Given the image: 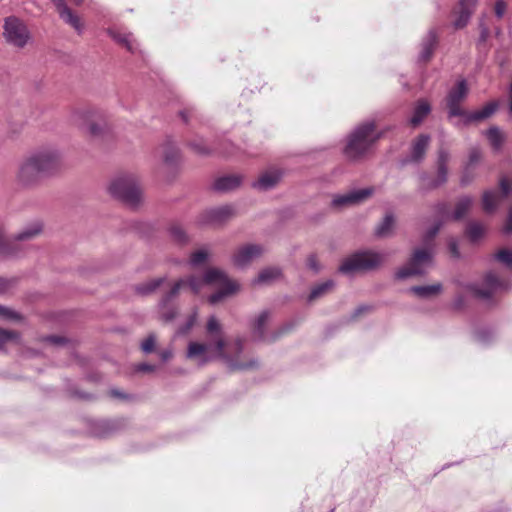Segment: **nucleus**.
Here are the masks:
<instances>
[{
  "instance_id": "1",
  "label": "nucleus",
  "mask_w": 512,
  "mask_h": 512,
  "mask_svg": "<svg viewBox=\"0 0 512 512\" xmlns=\"http://www.w3.org/2000/svg\"><path fill=\"white\" fill-rule=\"evenodd\" d=\"M207 343L190 342L187 348V358L198 359L200 365H205L212 359H221L233 371H251L260 367V361L253 355L244 353V340L234 341L231 351L226 350V341L222 324L215 316H210L206 324Z\"/></svg>"
},
{
  "instance_id": "2",
  "label": "nucleus",
  "mask_w": 512,
  "mask_h": 512,
  "mask_svg": "<svg viewBox=\"0 0 512 512\" xmlns=\"http://www.w3.org/2000/svg\"><path fill=\"white\" fill-rule=\"evenodd\" d=\"M380 137L373 121L361 123L347 135L343 154L350 161H358L368 153Z\"/></svg>"
},
{
  "instance_id": "3",
  "label": "nucleus",
  "mask_w": 512,
  "mask_h": 512,
  "mask_svg": "<svg viewBox=\"0 0 512 512\" xmlns=\"http://www.w3.org/2000/svg\"><path fill=\"white\" fill-rule=\"evenodd\" d=\"M217 279H224V271L215 267L208 268L202 276L190 275L186 278H180L162 297L161 305L165 306L173 298L177 297L180 290L184 287H188L193 294H199L205 285H214Z\"/></svg>"
},
{
  "instance_id": "4",
  "label": "nucleus",
  "mask_w": 512,
  "mask_h": 512,
  "mask_svg": "<svg viewBox=\"0 0 512 512\" xmlns=\"http://www.w3.org/2000/svg\"><path fill=\"white\" fill-rule=\"evenodd\" d=\"M43 231V224L36 220L25 225L19 232L6 238L3 225L0 222V257H18L20 255V243L29 242L38 237Z\"/></svg>"
},
{
  "instance_id": "5",
  "label": "nucleus",
  "mask_w": 512,
  "mask_h": 512,
  "mask_svg": "<svg viewBox=\"0 0 512 512\" xmlns=\"http://www.w3.org/2000/svg\"><path fill=\"white\" fill-rule=\"evenodd\" d=\"M108 190L112 197L131 207L137 206L142 200L141 187L133 175H121L114 178Z\"/></svg>"
},
{
  "instance_id": "6",
  "label": "nucleus",
  "mask_w": 512,
  "mask_h": 512,
  "mask_svg": "<svg viewBox=\"0 0 512 512\" xmlns=\"http://www.w3.org/2000/svg\"><path fill=\"white\" fill-rule=\"evenodd\" d=\"M382 263L381 256L374 251L359 250L342 260L338 271L344 275L372 271Z\"/></svg>"
},
{
  "instance_id": "7",
  "label": "nucleus",
  "mask_w": 512,
  "mask_h": 512,
  "mask_svg": "<svg viewBox=\"0 0 512 512\" xmlns=\"http://www.w3.org/2000/svg\"><path fill=\"white\" fill-rule=\"evenodd\" d=\"M432 260L433 253L430 249H415L409 258L408 266L401 267L395 272V280L403 281L413 276H424L426 272L423 267L431 264Z\"/></svg>"
},
{
  "instance_id": "8",
  "label": "nucleus",
  "mask_w": 512,
  "mask_h": 512,
  "mask_svg": "<svg viewBox=\"0 0 512 512\" xmlns=\"http://www.w3.org/2000/svg\"><path fill=\"white\" fill-rule=\"evenodd\" d=\"M3 37L8 44L24 48L30 40V32L22 20L9 16L4 19Z\"/></svg>"
},
{
  "instance_id": "9",
  "label": "nucleus",
  "mask_w": 512,
  "mask_h": 512,
  "mask_svg": "<svg viewBox=\"0 0 512 512\" xmlns=\"http://www.w3.org/2000/svg\"><path fill=\"white\" fill-rule=\"evenodd\" d=\"M285 173V167L278 164H270L260 171L258 177L251 183V187L259 192L273 190L283 180Z\"/></svg>"
},
{
  "instance_id": "10",
  "label": "nucleus",
  "mask_w": 512,
  "mask_h": 512,
  "mask_svg": "<svg viewBox=\"0 0 512 512\" xmlns=\"http://www.w3.org/2000/svg\"><path fill=\"white\" fill-rule=\"evenodd\" d=\"M468 93V84L464 78L457 80L448 91L445 101L449 119L464 115L466 110L461 108V102L467 98Z\"/></svg>"
},
{
  "instance_id": "11",
  "label": "nucleus",
  "mask_w": 512,
  "mask_h": 512,
  "mask_svg": "<svg viewBox=\"0 0 512 512\" xmlns=\"http://www.w3.org/2000/svg\"><path fill=\"white\" fill-rule=\"evenodd\" d=\"M30 156L36 162L44 176L54 173L61 166V153L59 150L52 147L42 148L30 154Z\"/></svg>"
},
{
  "instance_id": "12",
  "label": "nucleus",
  "mask_w": 512,
  "mask_h": 512,
  "mask_svg": "<svg viewBox=\"0 0 512 512\" xmlns=\"http://www.w3.org/2000/svg\"><path fill=\"white\" fill-rule=\"evenodd\" d=\"M510 286L508 280L500 278L495 272L489 271L483 279V287L475 288L474 294L476 297L495 304L493 296L498 290H507Z\"/></svg>"
},
{
  "instance_id": "13",
  "label": "nucleus",
  "mask_w": 512,
  "mask_h": 512,
  "mask_svg": "<svg viewBox=\"0 0 512 512\" xmlns=\"http://www.w3.org/2000/svg\"><path fill=\"white\" fill-rule=\"evenodd\" d=\"M450 160V153L444 148H440L437 152V159L435 163L436 177L431 179L426 185L420 186L421 192H428L435 190L448 181V163Z\"/></svg>"
},
{
  "instance_id": "14",
  "label": "nucleus",
  "mask_w": 512,
  "mask_h": 512,
  "mask_svg": "<svg viewBox=\"0 0 512 512\" xmlns=\"http://www.w3.org/2000/svg\"><path fill=\"white\" fill-rule=\"evenodd\" d=\"M266 249L263 245L249 243L238 247L232 255L231 261L237 268H247L253 261L261 258Z\"/></svg>"
},
{
  "instance_id": "15",
  "label": "nucleus",
  "mask_w": 512,
  "mask_h": 512,
  "mask_svg": "<svg viewBox=\"0 0 512 512\" xmlns=\"http://www.w3.org/2000/svg\"><path fill=\"white\" fill-rule=\"evenodd\" d=\"M42 176H44L43 173L29 155L19 163L16 181L22 187H31L37 184Z\"/></svg>"
},
{
  "instance_id": "16",
  "label": "nucleus",
  "mask_w": 512,
  "mask_h": 512,
  "mask_svg": "<svg viewBox=\"0 0 512 512\" xmlns=\"http://www.w3.org/2000/svg\"><path fill=\"white\" fill-rule=\"evenodd\" d=\"M235 214L233 206L223 205L204 210L199 214L197 221L200 225L220 226L232 219Z\"/></svg>"
},
{
  "instance_id": "17",
  "label": "nucleus",
  "mask_w": 512,
  "mask_h": 512,
  "mask_svg": "<svg viewBox=\"0 0 512 512\" xmlns=\"http://www.w3.org/2000/svg\"><path fill=\"white\" fill-rule=\"evenodd\" d=\"M374 193L372 187L354 189L342 195H336L331 201L333 208H341L344 206L359 204L368 199Z\"/></svg>"
},
{
  "instance_id": "18",
  "label": "nucleus",
  "mask_w": 512,
  "mask_h": 512,
  "mask_svg": "<svg viewBox=\"0 0 512 512\" xmlns=\"http://www.w3.org/2000/svg\"><path fill=\"white\" fill-rule=\"evenodd\" d=\"M499 108V102L493 100L487 102L480 110L476 111H465L461 117L460 124L463 126H469L473 123H479L486 119H489Z\"/></svg>"
},
{
  "instance_id": "19",
  "label": "nucleus",
  "mask_w": 512,
  "mask_h": 512,
  "mask_svg": "<svg viewBox=\"0 0 512 512\" xmlns=\"http://www.w3.org/2000/svg\"><path fill=\"white\" fill-rule=\"evenodd\" d=\"M477 3L478 0H459L458 6L453 10V14L456 16L453 21L455 29H463L467 26Z\"/></svg>"
},
{
  "instance_id": "20",
  "label": "nucleus",
  "mask_w": 512,
  "mask_h": 512,
  "mask_svg": "<svg viewBox=\"0 0 512 512\" xmlns=\"http://www.w3.org/2000/svg\"><path fill=\"white\" fill-rule=\"evenodd\" d=\"M214 285H220V289L208 297V302L212 305H215L226 297L237 293L240 289V285L236 281L231 280L225 272L224 279H217Z\"/></svg>"
},
{
  "instance_id": "21",
  "label": "nucleus",
  "mask_w": 512,
  "mask_h": 512,
  "mask_svg": "<svg viewBox=\"0 0 512 512\" xmlns=\"http://www.w3.org/2000/svg\"><path fill=\"white\" fill-rule=\"evenodd\" d=\"M430 142L428 134L418 135L411 144L410 155L403 160V164L415 163L418 164L423 161L426 151Z\"/></svg>"
},
{
  "instance_id": "22",
  "label": "nucleus",
  "mask_w": 512,
  "mask_h": 512,
  "mask_svg": "<svg viewBox=\"0 0 512 512\" xmlns=\"http://www.w3.org/2000/svg\"><path fill=\"white\" fill-rule=\"evenodd\" d=\"M438 45V36L434 29H430L421 41V50L418 55L419 62H428L432 58Z\"/></svg>"
},
{
  "instance_id": "23",
  "label": "nucleus",
  "mask_w": 512,
  "mask_h": 512,
  "mask_svg": "<svg viewBox=\"0 0 512 512\" xmlns=\"http://www.w3.org/2000/svg\"><path fill=\"white\" fill-rule=\"evenodd\" d=\"M283 276L281 269L278 267H267L262 269L259 274L251 281L253 286L270 285Z\"/></svg>"
},
{
  "instance_id": "24",
  "label": "nucleus",
  "mask_w": 512,
  "mask_h": 512,
  "mask_svg": "<svg viewBox=\"0 0 512 512\" xmlns=\"http://www.w3.org/2000/svg\"><path fill=\"white\" fill-rule=\"evenodd\" d=\"M242 180L243 177L238 174L225 175L215 180L213 188L222 193L230 192L240 187Z\"/></svg>"
},
{
  "instance_id": "25",
  "label": "nucleus",
  "mask_w": 512,
  "mask_h": 512,
  "mask_svg": "<svg viewBox=\"0 0 512 512\" xmlns=\"http://www.w3.org/2000/svg\"><path fill=\"white\" fill-rule=\"evenodd\" d=\"M56 5L60 17L76 31H82V24L78 16L73 14L72 10L63 0H52Z\"/></svg>"
},
{
  "instance_id": "26",
  "label": "nucleus",
  "mask_w": 512,
  "mask_h": 512,
  "mask_svg": "<svg viewBox=\"0 0 512 512\" xmlns=\"http://www.w3.org/2000/svg\"><path fill=\"white\" fill-rule=\"evenodd\" d=\"M443 290L441 283L431 285H416L408 289V292L420 299H431L438 296Z\"/></svg>"
},
{
  "instance_id": "27",
  "label": "nucleus",
  "mask_w": 512,
  "mask_h": 512,
  "mask_svg": "<svg viewBox=\"0 0 512 512\" xmlns=\"http://www.w3.org/2000/svg\"><path fill=\"white\" fill-rule=\"evenodd\" d=\"M484 135L486 139L488 140L491 149L494 153H499L503 145L506 141L505 134L501 131V129L498 126H490L485 132Z\"/></svg>"
},
{
  "instance_id": "28",
  "label": "nucleus",
  "mask_w": 512,
  "mask_h": 512,
  "mask_svg": "<svg viewBox=\"0 0 512 512\" xmlns=\"http://www.w3.org/2000/svg\"><path fill=\"white\" fill-rule=\"evenodd\" d=\"M474 204L472 196L463 195L458 198L454 211L450 215V219L453 221H461L465 215L471 210Z\"/></svg>"
},
{
  "instance_id": "29",
  "label": "nucleus",
  "mask_w": 512,
  "mask_h": 512,
  "mask_svg": "<svg viewBox=\"0 0 512 512\" xmlns=\"http://www.w3.org/2000/svg\"><path fill=\"white\" fill-rule=\"evenodd\" d=\"M270 318L271 313L268 310H264L252 321V334L255 339L260 341L266 340L265 327Z\"/></svg>"
},
{
  "instance_id": "30",
  "label": "nucleus",
  "mask_w": 512,
  "mask_h": 512,
  "mask_svg": "<svg viewBox=\"0 0 512 512\" xmlns=\"http://www.w3.org/2000/svg\"><path fill=\"white\" fill-rule=\"evenodd\" d=\"M431 105L426 100H418L410 118V124L413 127L419 126L423 120L430 114Z\"/></svg>"
},
{
  "instance_id": "31",
  "label": "nucleus",
  "mask_w": 512,
  "mask_h": 512,
  "mask_svg": "<svg viewBox=\"0 0 512 512\" xmlns=\"http://www.w3.org/2000/svg\"><path fill=\"white\" fill-rule=\"evenodd\" d=\"M395 225L393 213H387L382 221L376 226L374 234L377 238H386L391 235Z\"/></svg>"
},
{
  "instance_id": "32",
  "label": "nucleus",
  "mask_w": 512,
  "mask_h": 512,
  "mask_svg": "<svg viewBox=\"0 0 512 512\" xmlns=\"http://www.w3.org/2000/svg\"><path fill=\"white\" fill-rule=\"evenodd\" d=\"M109 35L119 44L123 45L129 52L135 53L137 51L136 40L132 34L120 33L115 30H108Z\"/></svg>"
},
{
  "instance_id": "33",
  "label": "nucleus",
  "mask_w": 512,
  "mask_h": 512,
  "mask_svg": "<svg viewBox=\"0 0 512 512\" xmlns=\"http://www.w3.org/2000/svg\"><path fill=\"white\" fill-rule=\"evenodd\" d=\"M334 285V281L330 279L314 286L307 297V301L311 303L321 298L322 296L327 294L334 287Z\"/></svg>"
},
{
  "instance_id": "34",
  "label": "nucleus",
  "mask_w": 512,
  "mask_h": 512,
  "mask_svg": "<svg viewBox=\"0 0 512 512\" xmlns=\"http://www.w3.org/2000/svg\"><path fill=\"white\" fill-rule=\"evenodd\" d=\"M485 234L482 224L471 221L465 227V235L471 243L478 242Z\"/></svg>"
},
{
  "instance_id": "35",
  "label": "nucleus",
  "mask_w": 512,
  "mask_h": 512,
  "mask_svg": "<svg viewBox=\"0 0 512 512\" xmlns=\"http://www.w3.org/2000/svg\"><path fill=\"white\" fill-rule=\"evenodd\" d=\"M210 258V252L207 248H200L190 254L188 264L192 268H198L205 264Z\"/></svg>"
},
{
  "instance_id": "36",
  "label": "nucleus",
  "mask_w": 512,
  "mask_h": 512,
  "mask_svg": "<svg viewBox=\"0 0 512 512\" xmlns=\"http://www.w3.org/2000/svg\"><path fill=\"white\" fill-rule=\"evenodd\" d=\"M475 341L481 345H489L495 339L494 331L489 327H479L473 333Z\"/></svg>"
},
{
  "instance_id": "37",
  "label": "nucleus",
  "mask_w": 512,
  "mask_h": 512,
  "mask_svg": "<svg viewBox=\"0 0 512 512\" xmlns=\"http://www.w3.org/2000/svg\"><path fill=\"white\" fill-rule=\"evenodd\" d=\"M166 277H158L155 279L148 280L142 284H139L136 288L137 292L141 295H148L158 289L164 282Z\"/></svg>"
},
{
  "instance_id": "38",
  "label": "nucleus",
  "mask_w": 512,
  "mask_h": 512,
  "mask_svg": "<svg viewBox=\"0 0 512 512\" xmlns=\"http://www.w3.org/2000/svg\"><path fill=\"white\" fill-rule=\"evenodd\" d=\"M180 157L179 149L172 143H167L164 146L163 159L164 162L169 165H175Z\"/></svg>"
},
{
  "instance_id": "39",
  "label": "nucleus",
  "mask_w": 512,
  "mask_h": 512,
  "mask_svg": "<svg viewBox=\"0 0 512 512\" xmlns=\"http://www.w3.org/2000/svg\"><path fill=\"white\" fill-rule=\"evenodd\" d=\"M482 205L485 212H493L497 207L496 192L493 190L484 191L482 195Z\"/></svg>"
},
{
  "instance_id": "40",
  "label": "nucleus",
  "mask_w": 512,
  "mask_h": 512,
  "mask_svg": "<svg viewBox=\"0 0 512 512\" xmlns=\"http://www.w3.org/2000/svg\"><path fill=\"white\" fill-rule=\"evenodd\" d=\"M478 27L480 30V35L477 39L476 46H477L478 50H480V51L487 50V40L490 37V30L486 26L483 19H481L479 21Z\"/></svg>"
},
{
  "instance_id": "41",
  "label": "nucleus",
  "mask_w": 512,
  "mask_h": 512,
  "mask_svg": "<svg viewBox=\"0 0 512 512\" xmlns=\"http://www.w3.org/2000/svg\"><path fill=\"white\" fill-rule=\"evenodd\" d=\"M169 233L171 238L180 245L188 242V236L180 225H172L169 229Z\"/></svg>"
},
{
  "instance_id": "42",
  "label": "nucleus",
  "mask_w": 512,
  "mask_h": 512,
  "mask_svg": "<svg viewBox=\"0 0 512 512\" xmlns=\"http://www.w3.org/2000/svg\"><path fill=\"white\" fill-rule=\"evenodd\" d=\"M0 319L7 320V321H14V322H20L22 321L23 317L20 313L16 312L15 310L0 305Z\"/></svg>"
},
{
  "instance_id": "43",
  "label": "nucleus",
  "mask_w": 512,
  "mask_h": 512,
  "mask_svg": "<svg viewBox=\"0 0 512 512\" xmlns=\"http://www.w3.org/2000/svg\"><path fill=\"white\" fill-rule=\"evenodd\" d=\"M494 259L512 270V250L506 248L500 249L495 253Z\"/></svg>"
},
{
  "instance_id": "44",
  "label": "nucleus",
  "mask_w": 512,
  "mask_h": 512,
  "mask_svg": "<svg viewBox=\"0 0 512 512\" xmlns=\"http://www.w3.org/2000/svg\"><path fill=\"white\" fill-rule=\"evenodd\" d=\"M500 193L503 198L508 197L512 193V178L501 176L499 179Z\"/></svg>"
},
{
  "instance_id": "45",
  "label": "nucleus",
  "mask_w": 512,
  "mask_h": 512,
  "mask_svg": "<svg viewBox=\"0 0 512 512\" xmlns=\"http://www.w3.org/2000/svg\"><path fill=\"white\" fill-rule=\"evenodd\" d=\"M168 304L169 302L165 306H162L161 302L159 303L161 318L166 322L172 321L178 314L177 309L174 307H169Z\"/></svg>"
},
{
  "instance_id": "46",
  "label": "nucleus",
  "mask_w": 512,
  "mask_h": 512,
  "mask_svg": "<svg viewBox=\"0 0 512 512\" xmlns=\"http://www.w3.org/2000/svg\"><path fill=\"white\" fill-rule=\"evenodd\" d=\"M156 337L155 334L151 333L149 336L141 343V349L144 353H151L155 349Z\"/></svg>"
},
{
  "instance_id": "47",
  "label": "nucleus",
  "mask_w": 512,
  "mask_h": 512,
  "mask_svg": "<svg viewBox=\"0 0 512 512\" xmlns=\"http://www.w3.org/2000/svg\"><path fill=\"white\" fill-rule=\"evenodd\" d=\"M18 338L19 334L17 332L0 328V349L3 347L5 342L9 340H17Z\"/></svg>"
},
{
  "instance_id": "48",
  "label": "nucleus",
  "mask_w": 512,
  "mask_h": 512,
  "mask_svg": "<svg viewBox=\"0 0 512 512\" xmlns=\"http://www.w3.org/2000/svg\"><path fill=\"white\" fill-rule=\"evenodd\" d=\"M189 146L198 155H208L210 153V149L203 143V141H193Z\"/></svg>"
},
{
  "instance_id": "49",
  "label": "nucleus",
  "mask_w": 512,
  "mask_h": 512,
  "mask_svg": "<svg viewBox=\"0 0 512 512\" xmlns=\"http://www.w3.org/2000/svg\"><path fill=\"white\" fill-rule=\"evenodd\" d=\"M435 212L439 217L450 219V213L448 211V204L444 201H439L435 204Z\"/></svg>"
},
{
  "instance_id": "50",
  "label": "nucleus",
  "mask_w": 512,
  "mask_h": 512,
  "mask_svg": "<svg viewBox=\"0 0 512 512\" xmlns=\"http://www.w3.org/2000/svg\"><path fill=\"white\" fill-rule=\"evenodd\" d=\"M474 179V173L470 170V167L465 166L464 171L460 178V185L465 187L468 186Z\"/></svg>"
},
{
  "instance_id": "51",
  "label": "nucleus",
  "mask_w": 512,
  "mask_h": 512,
  "mask_svg": "<svg viewBox=\"0 0 512 512\" xmlns=\"http://www.w3.org/2000/svg\"><path fill=\"white\" fill-rule=\"evenodd\" d=\"M480 159H481L480 150L477 148H472L469 151L468 162H467L466 166L471 167V166L475 165L476 163H478L480 161Z\"/></svg>"
},
{
  "instance_id": "52",
  "label": "nucleus",
  "mask_w": 512,
  "mask_h": 512,
  "mask_svg": "<svg viewBox=\"0 0 512 512\" xmlns=\"http://www.w3.org/2000/svg\"><path fill=\"white\" fill-rule=\"evenodd\" d=\"M104 129V126L99 123H89L87 130L92 136H99L101 135L102 131Z\"/></svg>"
},
{
  "instance_id": "53",
  "label": "nucleus",
  "mask_w": 512,
  "mask_h": 512,
  "mask_svg": "<svg viewBox=\"0 0 512 512\" xmlns=\"http://www.w3.org/2000/svg\"><path fill=\"white\" fill-rule=\"evenodd\" d=\"M307 267L312 270L314 273H319L320 271V265L317 261V258L315 255L311 254L307 258Z\"/></svg>"
},
{
  "instance_id": "54",
  "label": "nucleus",
  "mask_w": 512,
  "mask_h": 512,
  "mask_svg": "<svg viewBox=\"0 0 512 512\" xmlns=\"http://www.w3.org/2000/svg\"><path fill=\"white\" fill-rule=\"evenodd\" d=\"M442 227V222L438 221L434 223L426 232L427 239H433L440 231Z\"/></svg>"
},
{
  "instance_id": "55",
  "label": "nucleus",
  "mask_w": 512,
  "mask_h": 512,
  "mask_svg": "<svg viewBox=\"0 0 512 512\" xmlns=\"http://www.w3.org/2000/svg\"><path fill=\"white\" fill-rule=\"evenodd\" d=\"M371 310V307L368 305H360L358 306L351 314V320H356L359 316Z\"/></svg>"
},
{
  "instance_id": "56",
  "label": "nucleus",
  "mask_w": 512,
  "mask_h": 512,
  "mask_svg": "<svg viewBox=\"0 0 512 512\" xmlns=\"http://www.w3.org/2000/svg\"><path fill=\"white\" fill-rule=\"evenodd\" d=\"M503 233L512 234V207L509 208L508 216L503 226Z\"/></svg>"
},
{
  "instance_id": "57",
  "label": "nucleus",
  "mask_w": 512,
  "mask_h": 512,
  "mask_svg": "<svg viewBox=\"0 0 512 512\" xmlns=\"http://www.w3.org/2000/svg\"><path fill=\"white\" fill-rule=\"evenodd\" d=\"M197 317H198V312L195 309L193 311V313L189 316L187 323H186L185 327L183 328V332L189 331L194 326V324L197 320Z\"/></svg>"
},
{
  "instance_id": "58",
  "label": "nucleus",
  "mask_w": 512,
  "mask_h": 512,
  "mask_svg": "<svg viewBox=\"0 0 512 512\" xmlns=\"http://www.w3.org/2000/svg\"><path fill=\"white\" fill-rule=\"evenodd\" d=\"M505 9H506V4L504 1L502 0H498L495 4V14L498 18H501L504 13H505Z\"/></svg>"
},
{
  "instance_id": "59",
  "label": "nucleus",
  "mask_w": 512,
  "mask_h": 512,
  "mask_svg": "<svg viewBox=\"0 0 512 512\" xmlns=\"http://www.w3.org/2000/svg\"><path fill=\"white\" fill-rule=\"evenodd\" d=\"M448 248L453 257H455V258L460 257V251H459V247H458V244L456 241H450L448 244Z\"/></svg>"
},
{
  "instance_id": "60",
  "label": "nucleus",
  "mask_w": 512,
  "mask_h": 512,
  "mask_svg": "<svg viewBox=\"0 0 512 512\" xmlns=\"http://www.w3.org/2000/svg\"><path fill=\"white\" fill-rule=\"evenodd\" d=\"M46 341L52 345H63L66 342L65 338L60 336H49Z\"/></svg>"
},
{
  "instance_id": "61",
  "label": "nucleus",
  "mask_w": 512,
  "mask_h": 512,
  "mask_svg": "<svg viewBox=\"0 0 512 512\" xmlns=\"http://www.w3.org/2000/svg\"><path fill=\"white\" fill-rule=\"evenodd\" d=\"M137 370L140 372H154L156 370L155 365L143 363L138 365Z\"/></svg>"
},
{
  "instance_id": "62",
  "label": "nucleus",
  "mask_w": 512,
  "mask_h": 512,
  "mask_svg": "<svg viewBox=\"0 0 512 512\" xmlns=\"http://www.w3.org/2000/svg\"><path fill=\"white\" fill-rule=\"evenodd\" d=\"M172 350L166 349L160 352V358L163 362H166L172 358Z\"/></svg>"
},
{
  "instance_id": "63",
  "label": "nucleus",
  "mask_w": 512,
  "mask_h": 512,
  "mask_svg": "<svg viewBox=\"0 0 512 512\" xmlns=\"http://www.w3.org/2000/svg\"><path fill=\"white\" fill-rule=\"evenodd\" d=\"M507 511H508V508L506 506L498 505L496 507L486 509L483 512H507Z\"/></svg>"
},
{
  "instance_id": "64",
  "label": "nucleus",
  "mask_w": 512,
  "mask_h": 512,
  "mask_svg": "<svg viewBox=\"0 0 512 512\" xmlns=\"http://www.w3.org/2000/svg\"><path fill=\"white\" fill-rule=\"evenodd\" d=\"M10 287V282L0 277V294Z\"/></svg>"
}]
</instances>
